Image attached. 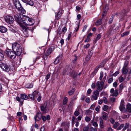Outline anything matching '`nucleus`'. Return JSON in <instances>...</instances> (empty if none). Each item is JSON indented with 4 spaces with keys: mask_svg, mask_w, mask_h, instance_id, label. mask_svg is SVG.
Wrapping results in <instances>:
<instances>
[{
    "mask_svg": "<svg viewBox=\"0 0 131 131\" xmlns=\"http://www.w3.org/2000/svg\"><path fill=\"white\" fill-rule=\"evenodd\" d=\"M20 13L16 14L14 16V17L17 22L20 24L21 27V29L23 33L25 34L24 36L27 37L29 35V31H31L30 30L28 29V28L27 25L25 24H23V23H25L23 19V18H21V15Z\"/></svg>",
    "mask_w": 131,
    "mask_h": 131,
    "instance_id": "nucleus-1",
    "label": "nucleus"
},
{
    "mask_svg": "<svg viewBox=\"0 0 131 131\" xmlns=\"http://www.w3.org/2000/svg\"><path fill=\"white\" fill-rule=\"evenodd\" d=\"M12 46L13 50L16 52L17 55L19 56L22 52L21 47L17 42H16L12 44Z\"/></svg>",
    "mask_w": 131,
    "mask_h": 131,
    "instance_id": "nucleus-2",
    "label": "nucleus"
},
{
    "mask_svg": "<svg viewBox=\"0 0 131 131\" xmlns=\"http://www.w3.org/2000/svg\"><path fill=\"white\" fill-rule=\"evenodd\" d=\"M5 53L12 59H14L17 55L16 52L10 49H7L5 51Z\"/></svg>",
    "mask_w": 131,
    "mask_h": 131,
    "instance_id": "nucleus-3",
    "label": "nucleus"
},
{
    "mask_svg": "<svg viewBox=\"0 0 131 131\" xmlns=\"http://www.w3.org/2000/svg\"><path fill=\"white\" fill-rule=\"evenodd\" d=\"M22 16H23V19L25 23H23V24L26 23L27 25L31 26L34 24V20L32 18H29L26 16L22 15Z\"/></svg>",
    "mask_w": 131,
    "mask_h": 131,
    "instance_id": "nucleus-4",
    "label": "nucleus"
},
{
    "mask_svg": "<svg viewBox=\"0 0 131 131\" xmlns=\"http://www.w3.org/2000/svg\"><path fill=\"white\" fill-rule=\"evenodd\" d=\"M16 8L18 10L20 13L24 14L25 13V10L22 7L21 5L18 1H17L15 3Z\"/></svg>",
    "mask_w": 131,
    "mask_h": 131,
    "instance_id": "nucleus-5",
    "label": "nucleus"
},
{
    "mask_svg": "<svg viewBox=\"0 0 131 131\" xmlns=\"http://www.w3.org/2000/svg\"><path fill=\"white\" fill-rule=\"evenodd\" d=\"M99 92L97 90H95L92 93L91 96V100L92 101L96 100L98 97L99 96Z\"/></svg>",
    "mask_w": 131,
    "mask_h": 131,
    "instance_id": "nucleus-6",
    "label": "nucleus"
},
{
    "mask_svg": "<svg viewBox=\"0 0 131 131\" xmlns=\"http://www.w3.org/2000/svg\"><path fill=\"white\" fill-rule=\"evenodd\" d=\"M0 67L5 71L8 72L10 70V68L8 66L2 62H0Z\"/></svg>",
    "mask_w": 131,
    "mask_h": 131,
    "instance_id": "nucleus-7",
    "label": "nucleus"
},
{
    "mask_svg": "<svg viewBox=\"0 0 131 131\" xmlns=\"http://www.w3.org/2000/svg\"><path fill=\"white\" fill-rule=\"evenodd\" d=\"M5 21L8 23L12 24L14 22V20L13 17L11 16H7L5 17Z\"/></svg>",
    "mask_w": 131,
    "mask_h": 131,
    "instance_id": "nucleus-8",
    "label": "nucleus"
},
{
    "mask_svg": "<svg viewBox=\"0 0 131 131\" xmlns=\"http://www.w3.org/2000/svg\"><path fill=\"white\" fill-rule=\"evenodd\" d=\"M103 84L104 82H100L99 81H97L96 84L97 89L96 90L98 91L99 92L102 90L103 89Z\"/></svg>",
    "mask_w": 131,
    "mask_h": 131,
    "instance_id": "nucleus-9",
    "label": "nucleus"
},
{
    "mask_svg": "<svg viewBox=\"0 0 131 131\" xmlns=\"http://www.w3.org/2000/svg\"><path fill=\"white\" fill-rule=\"evenodd\" d=\"M128 64V62L126 61L122 70L123 73L125 74H127L128 72V70L127 68Z\"/></svg>",
    "mask_w": 131,
    "mask_h": 131,
    "instance_id": "nucleus-10",
    "label": "nucleus"
},
{
    "mask_svg": "<svg viewBox=\"0 0 131 131\" xmlns=\"http://www.w3.org/2000/svg\"><path fill=\"white\" fill-rule=\"evenodd\" d=\"M48 108V105L47 102L45 103L43 105L41 106V110L44 113H46L47 108Z\"/></svg>",
    "mask_w": 131,
    "mask_h": 131,
    "instance_id": "nucleus-11",
    "label": "nucleus"
},
{
    "mask_svg": "<svg viewBox=\"0 0 131 131\" xmlns=\"http://www.w3.org/2000/svg\"><path fill=\"white\" fill-rule=\"evenodd\" d=\"M53 46H51L47 50L45 53L46 56H48L50 54L54 49Z\"/></svg>",
    "mask_w": 131,
    "mask_h": 131,
    "instance_id": "nucleus-12",
    "label": "nucleus"
},
{
    "mask_svg": "<svg viewBox=\"0 0 131 131\" xmlns=\"http://www.w3.org/2000/svg\"><path fill=\"white\" fill-rule=\"evenodd\" d=\"M42 117V115L40 113H37L36 115L34 117V118L36 121H39Z\"/></svg>",
    "mask_w": 131,
    "mask_h": 131,
    "instance_id": "nucleus-13",
    "label": "nucleus"
},
{
    "mask_svg": "<svg viewBox=\"0 0 131 131\" xmlns=\"http://www.w3.org/2000/svg\"><path fill=\"white\" fill-rule=\"evenodd\" d=\"M24 3H26L30 6H33L34 3L33 1L31 0H22Z\"/></svg>",
    "mask_w": 131,
    "mask_h": 131,
    "instance_id": "nucleus-14",
    "label": "nucleus"
},
{
    "mask_svg": "<svg viewBox=\"0 0 131 131\" xmlns=\"http://www.w3.org/2000/svg\"><path fill=\"white\" fill-rule=\"evenodd\" d=\"M63 11L62 10H60L58 14L56 15V19L57 20H59L62 14Z\"/></svg>",
    "mask_w": 131,
    "mask_h": 131,
    "instance_id": "nucleus-15",
    "label": "nucleus"
},
{
    "mask_svg": "<svg viewBox=\"0 0 131 131\" xmlns=\"http://www.w3.org/2000/svg\"><path fill=\"white\" fill-rule=\"evenodd\" d=\"M124 102L123 100H122L119 107V108L121 112H122L123 110L125 109V106L124 104Z\"/></svg>",
    "mask_w": 131,
    "mask_h": 131,
    "instance_id": "nucleus-16",
    "label": "nucleus"
},
{
    "mask_svg": "<svg viewBox=\"0 0 131 131\" xmlns=\"http://www.w3.org/2000/svg\"><path fill=\"white\" fill-rule=\"evenodd\" d=\"M114 27L113 26H111L109 28L108 30L107 31V34L108 35H110L112 33L114 32V31L113 30Z\"/></svg>",
    "mask_w": 131,
    "mask_h": 131,
    "instance_id": "nucleus-17",
    "label": "nucleus"
},
{
    "mask_svg": "<svg viewBox=\"0 0 131 131\" xmlns=\"http://www.w3.org/2000/svg\"><path fill=\"white\" fill-rule=\"evenodd\" d=\"M7 31V28L3 26H0V31L2 33H4Z\"/></svg>",
    "mask_w": 131,
    "mask_h": 131,
    "instance_id": "nucleus-18",
    "label": "nucleus"
},
{
    "mask_svg": "<svg viewBox=\"0 0 131 131\" xmlns=\"http://www.w3.org/2000/svg\"><path fill=\"white\" fill-rule=\"evenodd\" d=\"M67 31V28L66 27H64L62 29L61 28H59V33L60 34H61L63 32L64 34Z\"/></svg>",
    "mask_w": 131,
    "mask_h": 131,
    "instance_id": "nucleus-19",
    "label": "nucleus"
},
{
    "mask_svg": "<svg viewBox=\"0 0 131 131\" xmlns=\"http://www.w3.org/2000/svg\"><path fill=\"white\" fill-rule=\"evenodd\" d=\"M109 7L108 6H106L105 9L103 10V13L102 18H103V17H104L105 16V15L106 14L107 12L108 9Z\"/></svg>",
    "mask_w": 131,
    "mask_h": 131,
    "instance_id": "nucleus-20",
    "label": "nucleus"
},
{
    "mask_svg": "<svg viewBox=\"0 0 131 131\" xmlns=\"http://www.w3.org/2000/svg\"><path fill=\"white\" fill-rule=\"evenodd\" d=\"M70 123L67 122H65L61 124V125L62 126L64 127V128H65L66 127H68V128L69 127V126Z\"/></svg>",
    "mask_w": 131,
    "mask_h": 131,
    "instance_id": "nucleus-21",
    "label": "nucleus"
},
{
    "mask_svg": "<svg viewBox=\"0 0 131 131\" xmlns=\"http://www.w3.org/2000/svg\"><path fill=\"white\" fill-rule=\"evenodd\" d=\"M102 118L105 120H106L108 118V114L105 112H103L102 113Z\"/></svg>",
    "mask_w": 131,
    "mask_h": 131,
    "instance_id": "nucleus-22",
    "label": "nucleus"
},
{
    "mask_svg": "<svg viewBox=\"0 0 131 131\" xmlns=\"http://www.w3.org/2000/svg\"><path fill=\"white\" fill-rule=\"evenodd\" d=\"M20 98L23 100H26L28 99V97L25 94H21Z\"/></svg>",
    "mask_w": 131,
    "mask_h": 131,
    "instance_id": "nucleus-23",
    "label": "nucleus"
},
{
    "mask_svg": "<svg viewBox=\"0 0 131 131\" xmlns=\"http://www.w3.org/2000/svg\"><path fill=\"white\" fill-rule=\"evenodd\" d=\"M120 124L118 122H115L113 125V127L115 129H117L119 125Z\"/></svg>",
    "mask_w": 131,
    "mask_h": 131,
    "instance_id": "nucleus-24",
    "label": "nucleus"
},
{
    "mask_svg": "<svg viewBox=\"0 0 131 131\" xmlns=\"http://www.w3.org/2000/svg\"><path fill=\"white\" fill-rule=\"evenodd\" d=\"M8 27L10 28V30L12 31H14L16 29V26L13 25H10Z\"/></svg>",
    "mask_w": 131,
    "mask_h": 131,
    "instance_id": "nucleus-25",
    "label": "nucleus"
},
{
    "mask_svg": "<svg viewBox=\"0 0 131 131\" xmlns=\"http://www.w3.org/2000/svg\"><path fill=\"white\" fill-rule=\"evenodd\" d=\"M21 61V59L20 58L18 57L15 59V62L16 64L17 65L19 64Z\"/></svg>",
    "mask_w": 131,
    "mask_h": 131,
    "instance_id": "nucleus-26",
    "label": "nucleus"
},
{
    "mask_svg": "<svg viewBox=\"0 0 131 131\" xmlns=\"http://www.w3.org/2000/svg\"><path fill=\"white\" fill-rule=\"evenodd\" d=\"M102 22V20L101 19H99L97 20L95 23V25L96 26H98L101 25Z\"/></svg>",
    "mask_w": 131,
    "mask_h": 131,
    "instance_id": "nucleus-27",
    "label": "nucleus"
},
{
    "mask_svg": "<svg viewBox=\"0 0 131 131\" xmlns=\"http://www.w3.org/2000/svg\"><path fill=\"white\" fill-rule=\"evenodd\" d=\"M16 99L17 101L20 102V104L21 105H23L24 102L23 100H21L20 98L18 96H17L16 97Z\"/></svg>",
    "mask_w": 131,
    "mask_h": 131,
    "instance_id": "nucleus-28",
    "label": "nucleus"
},
{
    "mask_svg": "<svg viewBox=\"0 0 131 131\" xmlns=\"http://www.w3.org/2000/svg\"><path fill=\"white\" fill-rule=\"evenodd\" d=\"M33 86V84L32 83H28L27 84L25 85V87L27 88H32Z\"/></svg>",
    "mask_w": 131,
    "mask_h": 131,
    "instance_id": "nucleus-29",
    "label": "nucleus"
},
{
    "mask_svg": "<svg viewBox=\"0 0 131 131\" xmlns=\"http://www.w3.org/2000/svg\"><path fill=\"white\" fill-rule=\"evenodd\" d=\"M126 108L128 112L130 113H131V104H127Z\"/></svg>",
    "mask_w": 131,
    "mask_h": 131,
    "instance_id": "nucleus-30",
    "label": "nucleus"
},
{
    "mask_svg": "<svg viewBox=\"0 0 131 131\" xmlns=\"http://www.w3.org/2000/svg\"><path fill=\"white\" fill-rule=\"evenodd\" d=\"M118 90L117 89H116L112 94L113 96H116L118 95Z\"/></svg>",
    "mask_w": 131,
    "mask_h": 131,
    "instance_id": "nucleus-31",
    "label": "nucleus"
},
{
    "mask_svg": "<svg viewBox=\"0 0 131 131\" xmlns=\"http://www.w3.org/2000/svg\"><path fill=\"white\" fill-rule=\"evenodd\" d=\"M75 90V89L74 88H73L71 90L69 91L68 92L69 95H72L74 93Z\"/></svg>",
    "mask_w": 131,
    "mask_h": 131,
    "instance_id": "nucleus-32",
    "label": "nucleus"
},
{
    "mask_svg": "<svg viewBox=\"0 0 131 131\" xmlns=\"http://www.w3.org/2000/svg\"><path fill=\"white\" fill-rule=\"evenodd\" d=\"M39 92L37 91H35L32 93V95L35 98L37 96V95H39L38 94Z\"/></svg>",
    "mask_w": 131,
    "mask_h": 131,
    "instance_id": "nucleus-33",
    "label": "nucleus"
},
{
    "mask_svg": "<svg viewBox=\"0 0 131 131\" xmlns=\"http://www.w3.org/2000/svg\"><path fill=\"white\" fill-rule=\"evenodd\" d=\"M101 35L100 34H98L97 35V37H96L95 40V43L97 41L99 40L101 37Z\"/></svg>",
    "mask_w": 131,
    "mask_h": 131,
    "instance_id": "nucleus-34",
    "label": "nucleus"
},
{
    "mask_svg": "<svg viewBox=\"0 0 131 131\" xmlns=\"http://www.w3.org/2000/svg\"><path fill=\"white\" fill-rule=\"evenodd\" d=\"M100 126L102 128H103L104 127L103 125V121L102 119H101L100 121Z\"/></svg>",
    "mask_w": 131,
    "mask_h": 131,
    "instance_id": "nucleus-35",
    "label": "nucleus"
},
{
    "mask_svg": "<svg viewBox=\"0 0 131 131\" xmlns=\"http://www.w3.org/2000/svg\"><path fill=\"white\" fill-rule=\"evenodd\" d=\"M129 32L128 31H125L123 32L121 35V36L122 37H124L126 36L127 35L129 34Z\"/></svg>",
    "mask_w": 131,
    "mask_h": 131,
    "instance_id": "nucleus-36",
    "label": "nucleus"
},
{
    "mask_svg": "<svg viewBox=\"0 0 131 131\" xmlns=\"http://www.w3.org/2000/svg\"><path fill=\"white\" fill-rule=\"evenodd\" d=\"M129 124L128 123H126L125 125V126L123 128V130H126L129 127Z\"/></svg>",
    "mask_w": 131,
    "mask_h": 131,
    "instance_id": "nucleus-37",
    "label": "nucleus"
},
{
    "mask_svg": "<svg viewBox=\"0 0 131 131\" xmlns=\"http://www.w3.org/2000/svg\"><path fill=\"white\" fill-rule=\"evenodd\" d=\"M104 64L102 62H101V63H100L98 66H97L96 67V68L97 69H99L100 67H103L104 66Z\"/></svg>",
    "mask_w": 131,
    "mask_h": 131,
    "instance_id": "nucleus-38",
    "label": "nucleus"
},
{
    "mask_svg": "<svg viewBox=\"0 0 131 131\" xmlns=\"http://www.w3.org/2000/svg\"><path fill=\"white\" fill-rule=\"evenodd\" d=\"M123 88V85L122 84H121L119 86V92H121Z\"/></svg>",
    "mask_w": 131,
    "mask_h": 131,
    "instance_id": "nucleus-39",
    "label": "nucleus"
},
{
    "mask_svg": "<svg viewBox=\"0 0 131 131\" xmlns=\"http://www.w3.org/2000/svg\"><path fill=\"white\" fill-rule=\"evenodd\" d=\"M129 115H127L124 114L122 116V117L123 119H125L127 118H128L129 117Z\"/></svg>",
    "mask_w": 131,
    "mask_h": 131,
    "instance_id": "nucleus-40",
    "label": "nucleus"
},
{
    "mask_svg": "<svg viewBox=\"0 0 131 131\" xmlns=\"http://www.w3.org/2000/svg\"><path fill=\"white\" fill-rule=\"evenodd\" d=\"M68 99L67 97H65L63 101V105H65L68 102Z\"/></svg>",
    "mask_w": 131,
    "mask_h": 131,
    "instance_id": "nucleus-41",
    "label": "nucleus"
},
{
    "mask_svg": "<svg viewBox=\"0 0 131 131\" xmlns=\"http://www.w3.org/2000/svg\"><path fill=\"white\" fill-rule=\"evenodd\" d=\"M50 74L48 73L47 74L46 77L45 78V80H46V81L47 82L48 79L50 78Z\"/></svg>",
    "mask_w": 131,
    "mask_h": 131,
    "instance_id": "nucleus-42",
    "label": "nucleus"
},
{
    "mask_svg": "<svg viewBox=\"0 0 131 131\" xmlns=\"http://www.w3.org/2000/svg\"><path fill=\"white\" fill-rule=\"evenodd\" d=\"M89 127L88 126H85L83 127V131H89Z\"/></svg>",
    "mask_w": 131,
    "mask_h": 131,
    "instance_id": "nucleus-43",
    "label": "nucleus"
},
{
    "mask_svg": "<svg viewBox=\"0 0 131 131\" xmlns=\"http://www.w3.org/2000/svg\"><path fill=\"white\" fill-rule=\"evenodd\" d=\"M92 54V53L90 52V54L88 55L86 58V60L87 61H88L90 59Z\"/></svg>",
    "mask_w": 131,
    "mask_h": 131,
    "instance_id": "nucleus-44",
    "label": "nucleus"
},
{
    "mask_svg": "<svg viewBox=\"0 0 131 131\" xmlns=\"http://www.w3.org/2000/svg\"><path fill=\"white\" fill-rule=\"evenodd\" d=\"M125 79V78L121 76H120L119 78V81L120 83L123 82Z\"/></svg>",
    "mask_w": 131,
    "mask_h": 131,
    "instance_id": "nucleus-45",
    "label": "nucleus"
},
{
    "mask_svg": "<svg viewBox=\"0 0 131 131\" xmlns=\"http://www.w3.org/2000/svg\"><path fill=\"white\" fill-rule=\"evenodd\" d=\"M71 75L73 78H74L76 77L77 74L74 72H73L71 74Z\"/></svg>",
    "mask_w": 131,
    "mask_h": 131,
    "instance_id": "nucleus-46",
    "label": "nucleus"
},
{
    "mask_svg": "<svg viewBox=\"0 0 131 131\" xmlns=\"http://www.w3.org/2000/svg\"><path fill=\"white\" fill-rule=\"evenodd\" d=\"M124 124H121L117 128V129L118 130H121L124 127Z\"/></svg>",
    "mask_w": 131,
    "mask_h": 131,
    "instance_id": "nucleus-47",
    "label": "nucleus"
},
{
    "mask_svg": "<svg viewBox=\"0 0 131 131\" xmlns=\"http://www.w3.org/2000/svg\"><path fill=\"white\" fill-rule=\"evenodd\" d=\"M4 58V56L3 54L0 52V61L2 60Z\"/></svg>",
    "mask_w": 131,
    "mask_h": 131,
    "instance_id": "nucleus-48",
    "label": "nucleus"
},
{
    "mask_svg": "<svg viewBox=\"0 0 131 131\" xmlns=\"http://www.w3.org/2000/svg\"><path fill=\"white\" fill-rule=\"evenodd\" d=\"M91 122L92 123V125L93 126L95 127H96L98 126V125L97 123L96 122H93L92 121Z\"/></svg>",
    "mask_w": 131,
    "mask_h": 131,
    "instance_id": "nucleus-49",
    "label": "nucleus"
},
{
    "mask_svg": "<svg viewBox=\"0 0 131 131\" xmlns=\"http://www.w3.org/2000/svg\"><path fill=\"white\" fill-rule=\"evenodd\" d=\"M91 120V118L87 116L85 118V121L87 122H88L90 121Z\"/></svg>",
    "mask_w": 131,
    "mask_h": 131,
    "instance_id": "nucleus-50",
    "label": "nucleus"
},
{
    "mask_svg": "<svg viewBox=\"0 0 131 131\" xmlns=\"http://www.w3.org/2000/svg\"><path fill=\"white\" fill-rule=\"evenodd\" d=\"M113 27H114L113 30L114 31V32L118 30L119 29V27L118 26H113Z\"/></svg>",
    "mask_w": 131,
    "mask_h": 131,
    "instance_id": "nucleus-51",
    "label": "nucleus"
},
{
    "mask_svg": "<svg viewBox=\"0 0 131 131\" xmlns=\"http://www.w3.org/2000/svg\"><path fill=\"white\" fill-rule=\"evenodd\" d=\"M113 79L112 78H110L108 80V82L109 83H112L113 80Z\"/></svg>",
    "mask_w": 131,
    "mask_h": 131,
    "instance_id": "nucleus-52",
    "label": "nucleus"
},
{
    "mask_svg": "<svg viewBox=\"0 0 131 131\" xmlns=\"http://www.w3.org/2000/svg\"><path fill=\"white\" fill-rule=\"evenodd\" d=\"M110 122L112 124H114L115 123V120L112 118H111L109 119Z\"/></svg>",
    "mask_w": 131,
    "mask_h": 131,
    "instance_id": "nucleus-53",
    "label": "nucleus"
},
{
    "mask_svg": "<svg viewBox=\"0 0 131 131\" xmlns=\"http://www.w3.org/2000/svg\"><path fill=\"white\" fill-rule=\"evenodd\" d=\"M90 131H97V129L96 128L91 127L90 128Z\"/></svg>",
    "mask_w": 131,
    "mask_h": 131,
    "instance_id": "nucleus-54",
    "label": "nucleus"
},
{
    "mask_svg": "<svg viewBox=\"0 0 131 131\" xmlns=\"http://www.w3.org/2000/svg\"><path fill=\"white\" fill-rule=\"evenodd\" d=\"M103 76V72L101 71V72L100 73V76L99 78V79L101 80L102 79V78Z\"/></svg>",
    "mask_w": 131,
    "mask_h": 131,
    "instance_id": "nucleus-55",
    "label": "nucleus"
},
{
    "mask_svg": "<svg viewBox=\"0 0 131 131\" xmlns=\"http://www.w3.org/2000/svg\"><path fill=\"white\" fill-rule=\"evenodd\" d=\"M80 113L78 111H75L74 113V115L76 116H77L79 115Z\"/></svg>",
    "mask_w": 131,
    "mask_h": 131,
    "instance_id": "nucleus-56",
    "label": "nucleus"
},
{
    "mask_svg": "<svg viewBox=\"0 0 131 131\" xmlns=\"http://www.w3.org/2000/svg\"><path fill=\"white\" fill-rule=\"evenodd\" d=\"M108 109V106L107 105H105L104 106L103 110L105 111H106Z\"/></svg>",
    "mask_w": 131,
    "mask_h": 131,
    "instance_id": "nucleus-57",
    "label": "nucleus"
},
{
    "mask_svg": "<svg viewBox=\"0 0 131 131\" xmlns=\"http://www.w3.org/2000/svg\"><path fill=\"white\" fill-rule=\"evenodd\" d=\"M29 97L31 98V99L32 100L34 101L35 100V97H34L32 95V94H29Z\"/></svg>",
    "mask_w": 131,
    "mask_h": 131,
    "instance_id": "nucleus-58",
    "label": "nucleus"
},
{
    "mask_svg": "<svg viewBox=\"0 0 131 131\" xmlns=\"http://www.w3.org/2000/svg\"><path fill=\"white\" fill-rule=\"evenodd\" d=\"M103 101L106 104L107 102V99L105 97H103Z\"/></svg>",
    "mask_w": 131,
    "mask_h": 131,
    "instance_id": "nucleus-59",
    "label": "nucleus"
},
{
    "mask_svg": "<svg viewBox=\"0 0 131 131\" xmlns=\"http://www.w3.org/2000/svg\"><path fill=\"white\" fill-rule=\"evenodd\" d=\"M100 106L98 105L95 108V110L97 112H99L100 111Z\"/></svg>",
    "mask_w": 131,
    "mask_h": 131,
    "instance_id": "nucleus-60",
    "label": "nucleus"
},
{
    "mask_svg": "<svg viewBox=\"0 0 131 131\" xmlns=\"http://www.w3.org/2000/svg\"><path fill=\"white\" fill-rule=\"evenodd\" d=\"M117 83L116 82H114L113 84V86L115 88L117 86Z\"/></svg>",
    "mask_w": 131,
    "mask_h": 131,
    "instance_id": "nucleus-61",
    "label": "nucleus"
},
{
    "mask_svg": "<svg viewBox=\"0 0 131 131\" xmlns=\"http://www.w3.org/2000/svg\"><path fill=\"white\" fill-rule=\"evenodd\" d=\"M85 101L87 103H89L90 102V99L89 98H87L86 99Z\"/></svg>",
    "mask_w": 131,
    "mask_h": 131,
    "instance_id": "nucleus-62",
    "label": "nucleus"
},
{
    "mask_svg": "<svg viewBox=\"0 0 131 131\" xmlns=\"http://www.w3.org/2000/svg\"><path fill=\"white\" fill-rule=\"evenodd\" d=\"M96 85L95 84V83H93L92 84L91 87V88L93 89H95L96 87Z\"/></svg>",
    "mask_w": 131,
    "mask_h": 131,
    "instance_id": "nucleus-63",
    "label": "nucleus"
},
{
    "mask_svg": "<svg viewBox=\"0 0 131 131\" xmlns=\"http://www.w3.org/2000/svg\"><path fill=\"white\" fill-rule=\"evenodd\" d=\"M119 73V72L118 71H117L113 74V75L116 77L117 76Z\"/></svg>",
    "mask_w": 131,
    "mask_h": 131,
    "instance_id": "nucleus-64",
    "label": "nucleus"
}]
</instances>
